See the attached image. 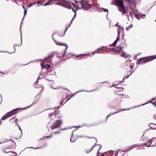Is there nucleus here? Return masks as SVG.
I'll return each mask as SVG.
<instances>
[{"label": "nucleus", "instance_id": "obj_24", "mask_svg": "<svg viewBox=\"0 0 156 156\" xmlns=\"http://www.w3.org/2000/svg\"><path fill=\"white\" fill-rule=\"evenodd\" d=\"M64 129H59V130H58V131H56V132H54V133L55 134H59L60 133V130H63Z\"/></svg>", "mask_w": 156, "mask_h": 156}, {"label": "nucleus", "instance_id": "obj_28", "mask_svg": "<svg viewBox=\"0 0 156 156\" xmlns=\"http://www.w3.org/2000/svg\"><path fill=\"white\" fill-rule=\"evenodd\" d=\"M131 74V73H130V75H127V76L126 77H124L123 79V81H121V82H123L124 81V79L126 78H128L129 76Z\"/></svg>", "mask_w": 156, "mask_h": 156}, {"label": "nucleus", "instance_id": "obj_42", "mask_svg": "<svg viewBox=\"0 0 156 156\" xmlns=\"http://www.w3.org/2000/svg\"><path fill=\"white\" fill-rule=\"evenodd\" d=\"M17 46V45H14V51L13 52H15V48H14V47H15V46ZM12 53V52H11L10 53Z\"/></svg>", "mask_w": 156, "mask_h": 156}, {"label": "nucleus", "instance_id": "obj_1", "mask_svg": "<svg viewBox=\"0 0 156 156\" xmlns=\"http://www.w3.org/2000/svg\"><path fill=\"white\" fill-rule=\"evenodd\" d=\"M82 8L84 10H87L91 8L92 6L95 7L97 6L96 3H93L92 1L87 0H82L80 2Z\"/></svg>", "mask_w": 156, "mask_h": 156}, {"label": "nucleus", "instance_id": "obj_29", "mask_svg": "<svg viewBox=\"0 0 156 156\" xmlns=\"http://www.w3.org/2000/svg\"><path fill=\"white\" fill-rule=\"evenodd\" d=\"M101 9H103V11L105 12H108V9H104L103 8H101Z\"/></svg>", "mask_w": 156, "mask_h": 156}, {"label": "nucleus", "instance_id": "obj_4", "mask_svg": "<svg viewBox=\"0 0 156 156\" xmlns=\"http://www.w3.org/2000/svg\"><path fill=\"white\" fill-rule=\"evenodd\" d=\"M58 112L59 111H58L55 110L53 113H50L49 115L50 119H54L55 117L56 118L61 117V116L60 115L58 114Z\"/></svg>", "mask_w": 156, "mask_h": 156}, {"label": "nucleus", "instance_id": "obj_3", "mask_svg": "<svg viewBox=\"0 0 156 156\" xmlns=\"http://www.w3.org/2000/svg\"><path fill=\"white\" fill-rule=\"evenodd\" d=\"M59 118V119H57L51 126L50 128L51 129L53 130L60 127L62 123V120L61 119V117Z\"/></svg>", "mask_w": 156, "mask_h": 156}, {"label": "nucleus", "instance_id": "obj_13", "mask_svg": "<svg viewBox=\"0 0 156 156\" xmlns=\"http://www.w3.org/2000/svg\"><path fill=\"white\" fill-rule=\"evenodd\" d=\"M16 155V153L14 152H9L7 154V156H15Z\"/></svg>", "mask_w": 156, "mask_h": 156}, {"label": "nucleus", "instance_id": "obj_49", "mask_svg": "<svg viewBox=\"0 0 156 156\" xmlns=\"http://www.w3.org/2000/svg\"><path fill=\"white\" fill-rule=\"evenodd\" d=\"M75 2L76 4L77 3V1H75Z\"/></svg>", "mask_w": 156, "mask_h": 156}, {"label": "nucleus", "instance_id": "obj_33", "mask_svg": "<svg viewBox=\"0 0 156 156\" xmlns=\"http://www.w3.org/2000/svg\"><path fill=\"white\" fill-rule=\"evenodd\" d=\"M24 9V16H25L26 13H27V10H26L25 9V7L24 6H23Z\"/></svg>", "mask_w": 156, "mask_h": 156}, {"label": "nucleus", "instance_id": "obj_7", "mask_svg": "<svg viewBox=\"0 0 156 156\" xmlns=\"http://www.w3.org/2000/svg\"><path fill=\"white\" fill-rule=\"evenodd\" d=\"M33 104H34V103H33L31 105H30V106H29L28 107H27L24 108H16V109H13V110H12L10 112H11L12 114V115H13V114H16V113H17L18 112H19L18 111L20 109L24 110V109H26V108H29V107H30Z\"/></svg>", "mask_w": 156, "mask_h": 156}, {"label": "nucleus", "instance_id": "obj_34", "mask_svg": "<svg viewBox=\"0 0 156 156\" xmlns=\"http://www.w3.org/2000/svg\"><path fill=\"white\" fill-rule=\"evenodd\" d=\"M70 141L72 142H74L75 140H74L73 139L72 137H71L70 139Z\"/></svg>", "mask_w": 156, "mask_h": 156}, {"label": "nucleus", "instance_id": "obj_8", "mask_svg": "<svg viewBox=\"0 0 156 156\" xmlns=\"http://www.w3.org/2000/svg\"><path fill=\"white\" fill-rule=\"evenodd\" d=\"M13 142L11 140H10L9 141L6 142L5 144V145L6 146V148H11L12 147V144H13Z\"/></svg>", "mask_w": 156, "mask_h": 156}, {"label": "nucleus", "instance_id": "obj_51", "mask_svg": "<svg viewBox=\"0 0 156 156\" xmlns=\"http://www.w3.org/2000/svg\"><path fill=\"white\" fill-rule=\"evenodd\" d=\"M2 122L1 121H0V125L1 124Z\"/></svg>", "mask_w": 156, "mask_h": 156}, {"label": "nucleus", "instance_id": "obj_26", "mask_svg": "<svg viewBox=\"0 0 156 156\" xmlns=\"http://www.w3.org/2000/svg\"><path fill=\"white\" fill-rule=\"evenodd\" d=\"M6 114L7 115H8V116H9V117L12 116V113L11 112H7Z\"/></svg>", "mask_w": 156, "mask_h": 156}, {"label": "nucleus", "instance_id": "obj_54", "mask_svg": "<svg viewBox=\"0 0 156 156\" xmlns=\"http://www.w3.org/2000/svg\"><path fill=\"white\" fill-rule=\"evenodd\" d=\"M132 68H133V67H132L131 69H132Z\"/></svg>", "mask_w": 156, "mask_h": 156}, {"label": "nucleus", "instance_id": "obj_2", "mask_svg": "<svg viewBox=\"0 0 156 156\" xmlns=\"http://www.w3.org/2000/svg\"><path fill=\"white\" fill-rule=\"evenodd\" d=\"M115 5L119 8V10L123 14L126 12L125 6L122 0H115Z\"/></svg>", "mask_w": 156, "mask_h": 156}, {"label": "nucleus", "instance_id": "obj_41", "mask_svg": "<svg viewBox=\"0 0 156 156\" xmlns=\"http://www.w3.org/2000/svg\"><path fill=\"white\" fill-rule=\"evenodd\" d=\"M127 2H131V0H125Z\"/></svg>", "mask_w": 156, "mask_h": 156}, {"label": "nucleus", "instance_id": "obj_40", "mask_svg": "<svg viewBox=\"0 0 156 156\" xmlns=\"http://www.w3.org/2000/svg\"><path fill=\"white\" fill-rule=\"evenodd\" d=\"M52 136V135H50L49 136H46V137L47 138H50V137H51Z\"/></svg>", "mask_w": 156, "mask_h": 156}, {"label": "nucleus", "instance_id": "obj_14", "mask_svg": "<svg viewBox=\"0 0 156 156\" xmlns=\"http://www.w3.org/2000/svg\"><path fill=\"white\" fill-rule=\"evenodd\" d=\"M141 62H142V63L143 62H144V58H141L139 59L137 61V64H140Z\"/></svg>", "mask_w": 156, "mask_h": 156}, {"label": "nucleus", "instance_id": "obj_12", "mask_svg": "<svg viewBox=\"0 0 156 156\" xmlns=\"http://www.w3.org/2000/svg\"><path fill=\"white\" fill-rule=\"evenodd\" d=\"M66 53V51H65L63 52L58 53L57 55L58 57L59 58H63L65 55Z\"/></svg>", "mask_w": 156, "mask_h": 156}, {"label": "nucleus", "instance_id": "obj_5", "mask_svg": "<svg viewBox=\"0 0 156 156\" xmlns=\"http://www.w3.org/2000/svg\"><path fill=\"white\" fill-rule=\"evenodd\" d=\"M144 62L143 63H145L147 62H150L156 58V55L152 56L147 57L144 58Z\"/></svg>", "mask_w": 156, "mask_h": 156}, {"label": "nucleus", "instance_id": "obj_47", "mask_svg": "<svg viewBox=\"0 0 156 156\" xmlns=\"http://www.w3.org/2000/svg\"><path fill=\"white\" fill-rule=\"evenodd\" d=\"M41 1H39V2H37V4H40V3H41Z\"/></svg>", "mask_w": 156, "mask_h": 156}, {"label": "nucleus", "instance_id": "obj_43", "mask_svg": "<svg viewBox=\"0 0 156 156\" xmlns=\"http://www.w3.org/2000/svg\"><path fill=\"white\" fill-rule=\"evenodd\" d=\"M99 154V150H98L97 152V156H98Z\"/></svg>", "mask_w": 156, "mask_h": 156}, {"label": "nucleus", "instance_id": "obj_22", "mask_svg": "<svg viewBox=\"0 0 156 156\" xmlns=\"http://www.w3.org/2000/svg\"><path fill=\"white\" fill-rule=\"evenodd\" d=\"M133 27V25L132 24H131V25H129V26H128L126 28V30H129L130 28H132Z\"/></svg>", "mask_w": 156, "mask_h": 156}, {"label": "nucleus", "instance_id": "obj_27", "mask_svg": "<svg viewBox=\"0 0 156 156\" xmlns=\"http://www.w3.org/2000/svg\"><path fill=\"white\" fill-rule=\"evenodd\" d=\"M57 4L64 7V3H62V2H60V3H57Z\"/></svg>", "mask_w": 156, "mask_h": 156}, {"label": "nucleus", "instance_id": "obj_11", "mask_svg": "<svg viewBox=\"0 0 156 156\" xmlns=\"http://www.w3.org/2000/svg\"><path fill=\"white\" fill-rule=\"evenodd\" d=\"M134 145L130 147H128L125 150H124L123 151V152H128L132 149L134 147Z\"/></svg>", "mask_w": 156, "mask_h": 156}, {"label": "nucleus", "instance_id": "obj_23", "mask_svg": "<svg viewBox=\"0 0 156 156\" xmlns=\"http://www.w3.org/2000/svg\"><path fill=\"white\" fill-rule=\"evenodd\" d=\"M88 55V54H81L80 55H78L76 57L78 58V57H80V58H82L83 56H84L85 55Z\"/></svg>", "mask_w": 156, "mask_h": 156}, {"label": "nucleus", "instance_id": "obj_35", "mask_svg": "<svg viewBox=\"0 0 156 156\" xmlns=\"http://www.w3.org/2000/svg\"><path fill=\"white\" fill-rule=\"evenodd\" d=\"M54 1V0H48V2L50 3V5H51L52 4L51 3Z\"/></svg>", "mask_w": 156, "mask_h": 156}, {"label": "nucleus", "instance_id": "obj_30", "mask_svg": "<svg viewBox=\"0 0 156 156\" xmlns=\"http://www.w3.org/2000/svg\"><path fill=\"white\" fill-rule=\"evenodd\" d=\"M93 147L91 148V149L89 150H86V153H89V152H90L92 151V150L93 148Z\"/></svg>", "mask_w": 156, "mask_h": 156}, {"label": "nucleus", "instance_id": "obj_16", "mask_svg": "<svg viewBox=\"0 0 156 156\" xmlns=\"http://www.w3.org/2000/svg\"><path fill=\"white\" fill-rule=\"evenodd\" d=\"M121 55L122 57L125 58H127L129 56V55H127V54L126 52L124 51H122V52L121 53Z\"/></svg>", "mask_w": 156, "mask_h": 156}, {"label": "nucleus", "instance_id": "obj_38", "mask_svg": "<svg viewBox=\"0 0 156 156\" xmlns=\"http://www.w3.org/2000/svg\"><path fill=\"white\" fill-rule=\"evenodd\" d=\"M72 97H73V95H71V96L70 97H69L66 100V101L65 102V103L67 101H68Z\"/></svg>", "mask_w": 156, "mask_h": 156}, {"label": "nucleus", "instance_id": "obj_36", "mask_svg": "<svg viewBox=\"0 0 156 156\" xmlns=\"http://www.w3.org/2000/svg\"><path fill=\"white\" fill-rule=\"evenodd\" d=\"M50 5V3L48 2H46V3H44V5L45 6L48 5Z\"/></svg>", "mask_w": 156, "mask_h": 156}, {"label": "nucleus", "instance_id": "obj_15", "mask_svg": "<svg viewBox=\"0 0 156 156\" xmlns=\"http://www.w3.org/2000/svg\"><path fill=\"white\" fill-rule=\"evenodd\" d=\"M76 9H77V8H76V9L75 10L74 9V8H72V10L75 13V14L74 16H73V17L72 18V20H71V21L70 22V24L69 25V27L70 26L71 24L72 23V21H73V20H74V18H75V16H76Z\"/></svg>", "mask_w": 156, "mask_h": 156}, {"label": "nucleus", "instance_id": "obj_18", "mask_svg": "<svg viewBox=\"0 0 156 156\" xmlns=\"http://www.w3.org/2000/svg\"><path fill=\"white\" fill-rule=\"evenodd\" d=\"M118 40H119V38H117V39H116L115 41L113 43V44H111L110 46H111L112 45L113 47L115 46V45L117 44V43L118 41Z\"/></svg>", "mask_w": 156, "mask_h": 156}, {"label": "nucleus", "instance_id": "obj_53", "mask_svg": "<svg viewBox=\"0 0 156 156\" xmlns=\"http://www.w3.org/2000/svg\"><path fill=\"white\" fill-rule=\"evenodd\" d=\"M101 156H104V154H102V155Z\"/></svg>", "mask_w": 156, "mask_h": 156}, {"label": "nucleus", "instance_id": "obj_56", "mask_svg": "<svg viewBox=\"0 0 156 156\" xmlns=\"http://www.w3.org/2000/svg\"><path fill=\"white\" fill-rule=\"evenodd\" d=\"M44 1H45L46 0H44Z\"/></svg>", "mask_w": 156, "mask_h": 156}, {"label": "nucleus", "instance_id": "obj_20", "mask_svg": "<svg viewBox=\"0 0 156 156\" xmlns=\"http://www.w3.org/2000/svg\"><path fill=\"white\" fill-rule=\"evenodd\" d=\"M101 48H98L97 50L95 51H94L92 53V54L94 55L95 53H100V52H99V51H101Z\"/></svg>", "mask_w": 156, "mask_h": 156}, {"label": "nucleus", "instance_id": "obj_6", "mask_svg": "<svg viewBox=\"0 0 156 156\" xmlns=\"http://www.w3.org/2000/svg\"><path fill=\"white\" fill-rule=\"evenodd\" d=\"M71 4L73 5L74 7L77 8L78 7V6L77 5H75L74 3H71L69 1H66V2H65V3H64V7L66 8H67L68 9H70L71 8Z\"/></svg>", "mask_w": 156, "mask_h": 156}, {"label": "nucleus", "instance_id": "obj_55", "mask_svg": "<svg viewBox=\"0 0 156 156\" xmlns=\"http://www.w3.org/2000/svg\"><path fill=\"white\" fill-rule=\"evenodd\" d=\"M154 144H156V143H154Z\"/></svg>", "mask_w": 156, "mask_h": 156}, {"label": "nucleus", "instance_id": "obj_48", "mask_svg": "<svg viewBox=\"0 0 156 156\" xmlns=\"http://www.w3.org/2000/svg\"><path fill=\"white\" fill-rule=\"evenodd\" d=\"M42 148V147H37L35 148V149H40Z\"/></svg>", "mask_w": 156, "mask_h": 156}, {"label": "nucleus", "instance_id": "obj_31", "mask_svg": "<svg viewBox=\"0 0 156 156\" xmlns=\"http://www.w3.org/2000/svg\"><path fill=\"white\" fill-rule=\"evenodd\" d=\"M53 55H50L48 57L46 58H45V59H46V60L48 58H51L52 57H53Z\"/></svg>", "mask_w": 156, "mask_h": 156}, {"label": "nucleus", "instance_id": "obj_25", "mask_svg": "<svg viewBox=\"0 0 156 156\" xmlns=\"http://www.w3.org/2000/svg\"><path fill=\"white\" fill-rule=\"evenodd\" d=\"M59 45H61L65 46L66 49H67L68 48L67 45L66 44H64L60 43Z\"/></svg>", "mask_w": 156, "mask_h": 156}, {"label": "nucleus", "instance_id": "obj_21", "mask_svg": "<svg viewBox=\"0 0 156 156\" xmlns=\"http://www.w3.org/2000/svg\"><path fill=\"white\" fill-rule=\"evenodd\" d=\"M129 109H128V110H129ZM127 110V109H120L119 111H118V112H114L112 114H115L119 112H120L121 111H123L126 110Z\"/></svg>", "mask_w": 156, "mask_h": 156}, {"label": "nucleus", "instance_id": "obj_19", "mask_svg": "<svg viewBox=\"0 0 156 156\" xmlns=\"http://www.w3.org/2000/svg\"><path fill=\"white\" fill-rule=\"evenodd\" d=\"M9 118V116L7 115L6 114L5 115L2 117L1 118V119L2 120H4L6 119L7 118Z\"/></svg>", "mask_w": 156, "mask_h": 156}, {"label": "nucleus", "instance_id": "obj_57", "mask_svg": "<svg viewBox=\"0 0 156 156\" xmlns=\"http://www.w3.org/2000/svg\"><path fill=\"white\" fill-rule=\"evenodd\" d=\"M155 21L156 22V20H155Z\"/></svg>", "mask_w": 156, "mask_h": 156}, {"label": "nucleus", "instance_id": "obj_44", "mask_svg": "<svg viewBox=\"0 0 156 156\" xmlns=\"http://www.w3.org/2000/svg\"><path fill=\"white\" fill-rule=\"evenodd\" d=\"M97 125H98V124H93L90 125V126H95Z\"/></svg>", "mask_w": 156, "mask_h": 156}, {"label": "nucleus", "instance_id": "obj_32", "mask_svg": "<svg viewBox=\"0 0 156 156\" xmlns=\"http://www.w3.org/2000/svg\"><path fill=\"white\" fill-rule=\"evenodd\" d=\"M115 49L113 48H109L108 49L110 51H114L115 50Z\"/></svg>", "mask_w": 156, "mask_h": 156}, {"label": "nucleus", "instance_id": "obj_52", "mask_svg": "<svg viewBox=\"0 0 156 156\" xmlns=\"http://www.w3.org/2000/svg\"><path fill=\"white\" fill-rule=\"evenodd\" d=\"M67 28H66L65 30V32L67 30Z\"/></svg>", "mask_w": 156, "mask_h": 156}, {"label": "nucleus", "instance_id": "obj_10", "mask_svg": "<svg viewBox=\"0 0 156 156\" xmlns=\"http://www.w3.org/2000/svg\"><path fill=\"white\" fill-rule=\"evenodd\" d=\"M123 48V47L121 46L120 45H119V46H118V49H115L114 51V53L115 54H118L120 53L122 49Z\"/></svg>", "mask_w": 156, "mask_h": 156}, {"label": "nucleus", "instance_id": "obj_9", "mask_svg": "<svg viewBox=\"0 0 156 156\" xmlns=\"http://www.w3.org/2000/svg\"><path fill=\"white\" fill-rule=\"evenodd\" d=\"M152 141H153V142H155L156 141V138H152L151 140H149L147 142H148V143H145L144 144L147 145V147L151 146V144L152 143Z\"/></svg>", "mask_w": 156, "mask_h": 156}, {"label": "nucleus", "instance_id": "obj_39", "mask_svg": "<svg viewBox=\"0 0 156 156\" xmlns=\"http://www.w3.org/2000/svg\"><path fill=\"white\" fill-rule=\"evenodd\" d=\"M46 66L48 68H50L51 67L50 65L49 64H47Z\"/></svg>", "mask_w": 156, "mask_h": 156}, {"label": "nucleus", "instance_id": "obj_50", "mask_svg": "<svg viewBox=\"0 0 156 156\" xmlns=\"http://www.w3.org/2000/svg\"><path fill=\"white\" fill-rule=\"evenodd\" d=\"M65 0H63L62 1V2H65Z\"/></svg>", "mask_w": 156, "mask_h": 156}, {"label": "nucleus", "instance_id": "obj_46", "mask_svg": "<svg viewBox=\"0 0 156 156\" xmlns=\"http://www.w3.org/2000/svg\"><path fill=\"white\" fill-rule=\"evenodd\" d=\"M44 66V62H42V63L41 64V66L42 67L43 66Z\"/></svg>", "mask_w": 156, "mask_h": 156}, {"label": "nucleus", "instance_id": "obj_45", "mask_svg": "<svg viewBox=\"0 0 156 156\" xmlns=\"http://www.w3.org/2000/svg\"><path fill=\"white\" fill-rule=\"evenodd\" d=\"M110 114H109L107 116L106 118V121H107L108 118L110 116Z\"/></svg>", "mask_w": 156, "mask_h": 156}, {"label": "nucleus", "instance_id": "obj_17", "mask_svg": "<svg viewBox=\"0 0 156 156\" xmlns=\"http://www.w3.org/2000/svg\"><path fill=\"white\" fill-rule=\"evenodd\" d=\"M17 119H15L14 118H13L11 119L9 121L10 122H15V123L16 124H17Z\"/></svg>", "mask_w": 156, "mask_h": 156}, {"label": "nucleus", "instance_id": "obj_37", "mask_svg": "<svg viewBox=\"0 0 156 156\" xmlns=\"http://www.w3.org/2000/svg\"><path fill=\"white\" fill-rule=\"evenodd\" d=\"M86 137L88 139L93 138H94L92 136H86Z\"/></svg>", "mask_w": 156, "mask_h": 156}]
</instances>
